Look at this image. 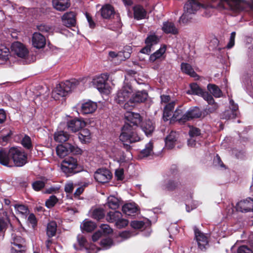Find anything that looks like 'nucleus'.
Instances as JSON below:
<instances>
[{"label": "nucleus", "instance_id": "nucleus-1", "mask_svg": "<svg viewBox=\"0 0 253 253\" xmlns=\"http://www.w3.org/2000/svg\"><path fill=\"white\" fill-rule=\"evenodd\" d=\"M119 138L126 150H130V144L137 142L140 139L137 133L136 128L132 126L129 124H125Z\"/></svg>", "mask_w": 253, "mask_h": 253}, {"label": "nucleus", "instance_id": "nucleus-2", "mask_svg": "<svg viewBox=\"0 0 253 253\" xmlns=\"http://www.w3.org/2000/svg\"><path fill=\"white\" fill-rule=\"evenodd\" d=\"M79 84L80 82L78 80L74 79L59 84L52 91L53 98L55 100H59L60 97L66 96Z\"/></svg>", "mask_w": 253, "mask_h": 253}, {"label": "nucleus", "instance_id": "nucleus-3", "mask_svg": "<svg viewBox=\"0 0 253 253\" xmlns=\"http://www.w3.org/2000/svg\"><path fill=\"white\" fill-rule=\"evenodd\" d=\"M9 153L14 165L17 167H22L27 162V154L20 148L12 147Z\"/></svg>", "mask_w": 253, "mask_h": 253}, {"label": "nucleus", "instance_id": "nucleus-4", "mask_svg": "<svg viewBox=\"0 0 253 253\" xmlns=\"http://www.w3.org/2000/svg\"><path fill=\"white\" fill-rule=\"evenodd\" d=\"M108 77V75L104 73L95 76L92 80L93 85L101 93H108L110 92L109 86L106 84Z\"/></svg>", "mask_w": 253, "mask_h": 253}, {"label": "nucleus", "instance_id": "nucleus-5", "mask_svg": "<svg viewBox=\"0 0 253 253\" xmlns=\"http://www.w3.org/2000/svg\"><path fill=\"white\" fill-rule=\"evenodd\" d=\"M78 166L77 160L72 157L65 158L61 163V169L66 174L75 173L78 172L76 170Z\"/></svg>", "mask_w": 253, "mask_h": 253}, {"label": "nucleus", "instance_id": "nucleus-6", "mask_svg": "<svg viewBox=\"0 0 253 253\" xmlns=\"http://www.w3.org/2000/svg\"><path fill=\"white\" fill-rule=\"evenodd\" d=\"M132 93V88L131 85H125L118 91L115 98L116 101L120 104L127 103L131 97Z\"/></svg>", "mask_w": 253, "mask_h": 253}, {"label": "nucleus", "instance_id": "nucleus-7", "mask_svg": "<svg viewBox=\"0 0 253 253\" xmlns=\"http://www.w3.org/2000/svg\"><path fill=\"white\" fill-rule=\"evenodd\" d=\"M148 94L145 91H137L132 93V96L127 103H124V108L129 109V107L133 106V104L144 102L147 98Z\"/></svg>", "mask_w": 253, "mask_h": 253}, {"label": "nucleus", "instance_id": "nucleus-8", "mask_svg": "<svg viewBox=\"0 0 253 253\" xmlns=\"http://www.w3.org/2000/svg\"><path fill=\"white\" fill-rule=\"evenodd\" d=\"M11 49L14 54L21 58H26L29 53V50L26 46L19 42H15L12 43Z\"/></svg>", "mask_w": 253, "mask_h": 253}, {"label": "nucleus", "instance_id": "nucleus-9", "mask_svg": "<svg viewBox=\"0 0 253 253\" xmlns=\"http://www.w3.org/2000/svg\"><path fill=\"white\" fill-rule=\"evenodd\" d=\"M94 178L100 183H106L112 178L111 172L106 169H99L94 174Z\"/></svg>", "mask_w": 253, "mask_h": 253}, {"label": "nucleus", "instance_id": "nucleus-10", "mask_svg": "<svg viewBox=\"0 0 253 253\" xmlns=\"http://www.w3.org/2000/svg\"><path fill=\"white\" fill-rule=\"evenodd\" d=\"M195 238L198 243L199 249L203 250L206 248L208 245V238L203 233L201 232L196 227L194 228Z\"/></svg>", "mask_w": 253, "mask_h": 253}, {"label": "nucleus", "instance_id": "nucleus-11", "mask_svg": "<svg viewBox=\"0 0 253 253\" xmlns=\"http://www.w3.org/2000/svg\"><path fill=\"white\" fill-rule=\"evenodd\" d=\"M125 117L126 121L125 124H129L132 126L136 128L142 120L139 114L132 112H126L125 115Z\"/></svg>", "mask_w": 253, "mask_h": 253}, {"label": "nucleus", "instance_id": "nucleus-12", "mask_svg": "<svg viewBox=\"0 0 253 253\" xmlns=\"http://www.w3.org/2000/svg\"><path fill=\"white\" fill-rule=\"evenodd\" d=\"M230 109L225 111L223 115L222 118L223 119L228 120L234 119L236 117L238 113V106L235 104L234 101L230 99L229 100Z\"/></svg>", "mask_w": 253, "mask_h": 253}, {"label": "nucleus", "instance_id": "nucleus-13", "mask_svg": "<svg viewBox=\"0 0 253 253\" xmlns=\"http://www.w3.org/2000/svg\"><path fill=\"white\" fill-rule=\"evenodd\" d=\"M237 210L241 212H249L253 210V199L248 198L241 200L236 205Z\"/></svg>", "mask_w": 253, "mask_h": 253}, {"label": "nucleus", "instance_id": "nucleus-14", "mask_svg": "<svg viewBox=\"0 0 253 253\" xmlns=\"http://www.w3.org/2000/svg\"><path fill=\"white\" fill-rule=\"evenodd\" d=\"M32 44L34 47L40 49L43 48L46 44L45 37L39 32H35L32 38Z\"/></svg>", "mask_w": 253, "mask_h": 253}, {"label": "nucleus", "instance_id": "nucleus-15", "mask_svg": "<svg viewBox=\"0 0 253 253\" xmlns=\"http://www.w3.org/2000/svg\"><path fill=\"white\" fill-rule=\"evenodd\" d=\"M85 126V123L84 121L78 119L70 120L67 124L68 129L73 132L79 131Z\"/></svg>", "mask_w": 253, "mask_h": 253}, {"label": "nucleus", "instance_id": "nucleus-16", "mask_svg": "<svg viewBox=\"0 0 253 253\" xmlns=\"http://www.w3.org/2000/svg\"><path fill=\"white\" fill-rule=\"evenodd\" d=\"M61 19L63 24L67 27L75 25V14L74 12H66L62 16Z\"/></svg>", "mask_w": 253, "mask_h": 253}, {"label": "nucleus", "instance_id": "nucleus-17", "mask_svg": "<svg viewBox=\"0 0 253 253\" xmlns=\"http://www.w3.org/2000/svg\"><path fill=\"white\" fill-rule=\"evenodd\" d=\"M97 108L96 103L89 100L82 104L81 112L84 114H91L96 110Z\"/></svg>", "mask_w": 253, "mask_h": 253}, {"label": "nucleus", "instance_id": "nucleus-18", "mask_svg": "<svg viewBox=\"0 0 253 253\" xmlns=\"http://www.w3.org/2000/svg\"><path fill=\"white\" fill-rule=\"evenodd\" d=\"M201 115L202 113L200 109L197 107H195L193 109L189 110L185 113V114H183V122L189 121L192 119L200 118Z\"/></svg>", "mask_w": 253, "mask_h": 253}, {"label": "nucleus", "instance_id": "nucleus-19", "mask_svg": "<svg viewBox=\"0 0 253 253\" xmlns=\"http://www.w3.org/2000/svg\"><path fill=\"white\" fill-rule=\"evenodd\" d=\"M180 185L181 184L178 180L169 179L165 184H162L161 188L163 190L173 191L177 189Z\"/></svg>", "mask_w": 253, "mask_h": 253}, {"label": "nucleus", "instance_id": "nucleus-20", "mask_svg": "<svg viewBox=\"0 0 253 253\" xmlns=\"http://www.w3.org/2000/svg\"><path fill=\"white\" fill-rule=\"evenodd\" d=\"M11 157L9 150L5 149L0 150V164L3 166L8 167L11 163Z\"/></svg>", "mask_w": 253, "mask_h": 253}, {"label": "nucleus", "instance_id": "nucleus-21", "mask_svg": "<svg viewBox=\"0 0 253 253\" xmlns=\"http://www.w3.org/2000/svg\"><path fill=\"white\" fill-rule=\"evenodd\" d=\"M178 134L171 131L165 139L166 146L169 149H172L175 145L178 137Z\"/></svg>", "mask_w": 253, "mask_h": 253}, {"label": "nucleus", "instance_id": "nucleus-22", "mask_svg": "<svg viewBox=\"0 0 253 253\" xmlns=\"http://www.w3.org/2000/svg\"><path fill=\"white\" fill-rule=\"evenodd\" d=\"M162 30L166 34L176 35L178 33V29L175 27L174 24L169 21L165 22L163 23Z\"/></svg>", "mask_w": 253, "mask_h": 253}, {"label": "nucleus", "instance_id": "nucleus-23", "mask_svg": "<svg viewBox=\"0 0 253 253\" xmlns=\"http://www.w3.org/2000/svg\"><path fill=\"white\" fill-rule=\"evenodd\" d=\"M52 5L58 11H64L70 6L69 0H52Z\"/></svg>", "mask_w": 253, "mask_h": 253}, {"label": "nucleus", "instance_id": "nucleus-24", "mask_svg": "<svg viewBox=\"0 0 253 253\" xmlns=\"http://www.w3.org/2000/svg\"><path fill=\"white\" fill-rule=\"evenodd\" d=\"M12 242L11 243L18 249H26L25 240L20 236L12 234L11 235Z\"/></svg>", "mask_w": 253, "mask_h": 253}, {"label": "nucleus", "instance_id": "nucleus-25", "mask_svg": "<svg viewBox=\"0 0 253 253\" xmlns=\"http://www.w3.org/2000/svg\"><path fill=\"white\" fill-rule=\"evenodd\" d=\"M114 8L110 4H106L101 9V16L103 18L109 19L114 14Z\"/></svg>", "mask_w": 253, "mask_h": 253}, {"label": "nucleus", "instance_id": "nucleus-26", "mask_svg": "<svg viewBox=\"0 0 253 253\" xmlns=\"http://www.w3.org/2000/svg\"><path fill=\"white\" fill-rule=\"evenodd\" d=\"M54 139L57 142L63 143L70 139V135L67 132L60 130L55 132Z\"/></svg>", "mask_w": 253, "mask_h": 253}, {"label": "nucleus", "instance_id": "nucleus-27", "mask_svg": "<svg viewBox=\"0 0 253 253\" xmlns=\"http://www.w3.org/2000/svg\"><path fill=\"white\" fill-rule=\"evenodd\" d=\"M141 127L147 136L151 135L155 129L153 123L149 120L144 122L142 124Z\"/></svg>", "mask_w": 253, "mask_h": 253}, {"label": "nucleus", "instance_id": "nucleus-28", "mask_svg": "<svg viewBox=\"0 0 253 253\" xmlns=\"http://www.w3.org/2000/svg\"><path fill=\"white\" fill-rule=\"evenodd\" d=\"M166 50V46H163L150 56L149 61L154 62L157 60L161 59L163 57V54L165 53Z\"/></svg>", "mask_w": 253, "mask_h": 253}, {"label": "nucleus", "instance_id": "nucleus-29", "mask_svg": "<svg viewBox=\"0 0 253 253\" xmlns=\"http://www.w3.org/2000/svg\"><path fill=\"white\" fill-rule=\"evenodd\" d=\"M134 17L135 19L140 20L144 18L146 15V11L140 5H136L133 8Z\"/></svg>", "mask_w": 253, "mask_h": 253}, {"label": "nucleus", "instance_id": "nucleus-30", "mask_svg": "<svg viewBox=\"0 0 253 253\" xmlns=\"http://www.w3.org/2000/svg\"><path fill=\"white\" fill-rule=\"evenodd\" d=\"M181 69L182 72L192 77L196 78L198 76L192 66L188 63H182L181 64Z\"/></svg>", "mask_w": 253, "mask_h": 253}, {"label": "nucleus", "instance_id": "nucleus-31", "mask_svg": "<svg viewBox=\"0 0 253 253\" xmlns=\"http://www.w3.org/2000/svg\"><path fill=\"white\" fill-rule=\"evenodd\" d=\"M80 140L84 143L89 142L91 140L90 133L88 129H84L79 134Z\"/></svg>", "mask_w": 253, "mask_h": 253}, {"label": "nucleus", "instance_id": "nucleus-32", "mask_svg": "<svg viewBox=\"0 0 253 253\" xmlns=\"http://www.w3.org/2000/svg\"><path fill=\"white\" fill-rule=\"evenodd\" d=\"M122 211L125 214L130 215L132 213H136L137 208L134 204L128 203L123 206Z\"/></svg>", "mask_w": 253, "mask_h": 253}, {"label": "nucleus", "instance_id": "nucleus-33", "mask_svg": "<svg viewBox=\"0 0 253 253\" xmlns=\"http://www.w3.org/2000/svg\"><path fill=\"white\" fill-rule=\"evenodd\" d=\"M57 230V224L56 222L52 221L49 222L46 227V234L49 238L55 235Z\"/></svg>", "mask_w": 253, "mask_h": 253}, {"label": "nucleus", "instance_id": "nucleus-34", "mask_svg": "<svg viewBox=\"0 0 253 253\" xmlns=\"http://www.w3.org/2000/svg\"><path fill=\"white\" fill-rule=\"evenodd\" d=\"M208 90L215 97H220L222 95V92L220 89L216 85L213 84H209L207 86Z\"/></svg>", "mask_w": 253, "mask_h": 253}, {"label": "nucleus", "instance_id": "nucleus-35", "mask_svg": "<svg viewBox=\"0 0 253 253\" xmlns=\"http://www.w3.org/2000/svg\"><path fill=\"white\" fill-rule=\"evenodd\" d=\"M122 216V213L120 211H110L107 214L106 219L109 222H116Z\"/></svg>", "mask_w": 253, "mask_h": 253}, {"label": "nucleus", "instance_id": "nucleus-36", "mask_svg": "<svg viewBox=\"0 0 253 253\" xmlns=\"http://www.w3.org/2000/svg\"><path fill=\"white\" fill-rule=\"evenodd\" d=\"M56 150L57 155L60 158H64L69 154L67 143L64 145H59L57 146Z\"/></svg>", "mask_w": 253, "mask_h": 253}, {"label": "nucleus", "instance_id": "nucleus-37", "mask_svg": "<svg viewBox=\"0 0 253 253\" xmlns=\"http://www.w3.org/2000/svg\"><path fill=\"white\" fill-rule=\"evenodd\" d=\"M120 200L115 196H110L108 198L107 205L111 209H117L120 206Z\"/></svg>", "mask_w": 253, "mask_h": 253}, {"label": "nucleus", "instance_id": "nucleus-38", "mask_svg": "<svg viewBox=\"0 0 253 253\" xmlns=\"http://www.w3.org/2000/svg\"><path fill=\"white\" fill-rule=\"evenodd\" d=\"M204 90L196 83L190 84V89L187 91L189 94H195L200 96Z\"/></svg>", "mask_w": 253, "mask_h": 253}, {"label": "nucleus", "instance_id": "nucleus-39", "mask_svg": "<svg viewBox=\"0 0 253 253\" xmlns=\"http://www.w3.org/2000/svg\"><path fill=\"white\" fill-rule=\"evenodd\" d=\"M67 146L68 147L69 153H70L75 155H81L83 153V150L75 144L67 143Z\"/></svg>", "mask_w": 253, "mask_h": 253}, {"label": "nucleus", "instance_id": "nucleus-40", "mask_svg": "<svg viewBox=\"0 0 253 253\" xmlns=\"http://www.w3.org/2000/svg\"><path fill=\"white\" fill-rule=\"evenodd\" d=\"M153 145L151 141H150L145 146V148L141 151V155L143 157H148L153 153Z\"/></svg>", "mask_w": 253, "mask_h": 253}, {"label": "nucleus", "instance_id": "nucleus-41", "mask_svg": "<svg viewBox=\"0 0 253 253\" xmlns=\"http://www.w3.org/2000/svg\"><path fill=\"white\" fill-rule=\"evenodd\" d=\"M159 42V39L155 35L147 37L145 40V43L152 48L153 46L157 44Z\"/></svg>", "mask_w": 253, "mask_h": 253}, {"label": "nucleus", "instance_id": "nucleus-42", "mask_svg": "<svg viewBox=\"0 0 253 253\" xmlns=\"http://www.w3.org/2000/svg\"><path fill=\"white\" fill-rule=\"evenodd\" d=\"M9 55V48L4 45L0 46V60L6 61Z\"/></svg>", "mask_w": 253, "mask_h": 253}, {"label": "nucleus", "instance_id": "nucleus-43", "mask_svg": "<svg viewBox=\"0 0 253 253\" xmlns=\"http://www.w3.org/2000/svg\"><path fill=\"white\" fill-rule=\"evenodd\" d=\"M95 227V223L91 221H85L81 226L82 230L88 232L93 231Z\"/></svg>", "mask_w": 253, "mask_h": 253}, {"label": "nucleus", "instance_id": "nucleus-44", "mask_svg": "<svg viewBox=\"0 0 253 253\" xmlns=\"http://www.w3.org/2000/svg\"><path fill=\"white\" fill-rule=\"evenodd\" d=\"M183 14L180 16L179 19V22L186 24L190 22L192 18V14L188 13L187 11L184 10Z\"/></svg>", "mask_w": 253, "mask_h": 253}, {"label": "nucleus", "instance_id": "nucleus-45", "mask_svg": "<svg viewBox=\"0 0 253 253\" xmlns=\"http://www.w3.org/2000/svg\"><path fill=\"white\" fill-rule=\"evenodd\" d=\"M104 215L105 213L102 209H96L93 211L92 217L95 219L100 220L104 217Z\"/></svg>", "mask_w": 253, "mask_h": 253}, {"label": "nucleus", "instance_id": "nucleus-46", "mask_svg": "<svg viewBox=\"0 0 253 253\" xmlns=\"http://www.w3.org/2000/svg\"><path fill=\"white\" fill-rule=\"evenodd\" d=\"M183 115L182 110L179 109H176L173 113L172 120L183 122Z\"/></svg>", "mask_w": 253, "mask_h": 253}, {"label": "nucleus", "instance_id": "nucleus-47", "mask_svg": "<svg viewBox=\"0 0 253 253\" xmlns=\"http://www.w3.org/2000/svg\"><path fill=\"white\" fill-rule=\"evenodd\" d=\"M14 207L17 213L22 215L26 214L28 211L27 207L24 205L15 204L14 205Z\"/></svg>", "mask_w": 253, "mask_h": 253}, {"label": "nucleus", "instance_id": "nucleus-48", "mask_svg": "<svg viewBox=\"0 0 253 253\" xmlns=\"http://www.w3.org/2000/svg\"><path fill=\"white\" fill-rule=\"evenodd\" d=\"M57 202V197L54 195H52L46 201L45 205L48 208H51L54 207Z\"/></svg>", "mask_w": 253, "mask_h": 253}, {"label": "nucleus", "instance_id": "nucleus-49", "mask_svg": "<svg viewBox=\"0 0 253 253\" xmlns=\"http://www.w3.org/2000/svg\"><path fill=\"white\" fill-rule=\"evenodd\" d=\"M21 143L23 147L27 149H30L32 148L31 138L28 135H25L24 137L22 140Z\"/></svg>", "mask_w": 253, "mask_h": 253}, {"label": "nucleus", "instance_id": "nucleus-50", "mask_svg": "<svg viewBox=\"0 0 253 253\" xmlns=\"http://www.w3.org/2000/svg\"><path fill=\"white\" fill-rule=\"evenodd\" d=\"M37 29L39 32L43 34L49 33L52 31L51 27L45 24H41L38 25Z\"/></svg>", "mask_w": 253, "mask_h": 253}, {"label": "nucleus", "instance_id": "nucleus-51", "mask_svg": "<svg viewBox=\"0 0 253 253\" xmlns=\"http://www.w3.org/2000/svg\"><path fill=\"white\" fill-rule=\"evenodd\" d=\"M112 241L109 238L102 239L101 241V246L104 249H107L112 245Z\"/></svg>", "mask_w": 253, "mask_h": 253}, {"label": "nucleus", "instance_id": "nucleus-52", "mask_svg": "<svg viewBox=\"0 0 253 253\" xmlns=\"http://www.w3.org/2000/svg\"><path fill=\"white\" fill-rule=\"evenodd\" d=\"M209 104V106H208L205 110V111L207 114L212 113L215 112L218 107V105L214 101L213 103Z\"/></svg>", "mask_w": 253, "mask_h": 253}, {"label": "nucleus", "instance_id": "nucleus-53", "mask_svg": "<svg viewBox=\"0 0 253 253\" xmlns=\"http://www.w3.org/2000/svg\"><path fill=\"white\" fill-rule=\"evenodd\" d=\"M200 96L206 100L209 104L213 103L214 102V99L212 96L206 91H203Z\"/></svg>", "mask_w": 253, "mask_h": 253}, {"label": "nucleus", "instance_id": "nucleus-54", "mask_svg": "<svg viewBox=\"0 0 253 253\" xmlns=\"http://www.w3.org/2000/svg\"><path fill=\"white\" fill-rule=\"evenodd\" d=\"M44 182L42 181H36L32 184V187L36 191H39L44 187Z\"/></svg>", "mask_w": 253, "mask_h": 253}, {"label": "nucleus", "instance_id": "nucleus-55", "mask_svg": "<svg viewBox=\"0 0 253 253\" xmlns=\"http://www.w3.org/2000/svg\"><path fill=\"white\" fill-rule=\"evenodd\" d=\"M173 113V112H171L164 108L163 112V119L164 121H167L171 119L172 120Z\"/></svg>", "mask_w": 253, "mask_h": 253}, {"label": "nucleus", "instance_id": "nucleus-56", "mask_svg": "<svg viewBox=\"0 0 253 253\" xmlns=\"http://www.w3.org/2000/svg\"><path fill=\"white\" fill-rule=\"evenodd\" d=\"M189 134L191 137L199 136L201 134L200 130L197 127H192L190 128Z\"/></svg>", "mask_w": 253, "mask_h": 253}, {"label": "nucleus", "instance_id": "nucleus-57", "mask_svg": "<svg viewBox=\"0 0 253 253\" xmlns=\"http://www.w3.org/2000/svg\"><path fill=\"white\" fill-rule=\"evenodd\" d=\"M128 222L127 220L122 218L121 217L116 221V225L118 228H121L126 226L128 224Z\"/></svg>", "mask_w": 253, "mask_h": 253}, {"label": "nucleus", "instance_id": "nucleus-58", "mask_svg": "<svg viewBox=\"0 0 253 253\" xmlns=\"http://www.w3.org/2000/svg\"><path fill=\"white\" fill-rule=\"evenodd\" d=\"M7 223L3 218H0V236H3V233L5 231Z\"/></svg>", "mask_w": 253, "mask_h": 253}, {"label": "nucleus", "instance_id": "nucleus-59", "mask_svg": "<svg viewBox=\"0 0 253 253\" xmlns=\"http://www.w3.org/2000/svg\"><path fill=\"white\" fill-rule=\"evenodd\" d=\"M131 226L134 229H140L144 225V223L141 221L134 220L131 222Z\"/></svg>", "mask_w": 253, "mask_h": 253}, {"label": "nucleus", "instance_id": "nucleus-60", "mask_svg": "<svg viewBox=\"0 0 253 253\" xmlns=\"http://www.w3.org/2000/svg\"><path fill=\"white\" fill-rule=\"evenodd\" d=\"M124 169H123L120 168L116 170L115 176L118 180H122L124 178Z\"/></svg>", "mask_w": 253, "mask_h": 253}, {"label": "nucleus", "instance_id": "nucleus-61", "mask_svg": "<svg viewBox=\"0 0 253 253\" xmlns=\"http://www.w3.org/2000/svg\"><path fill=\"white\" fill-rule=\"evenodd\" d=\"M238 253H253L252 251L246 246H242L239 248Z\"/></svg>", "mask_w": 253, "mask_h": 253}, {"label": "nucleus", "instance_id": "nucleus-62", "mask_svg": "<svg viewBox=\"0 0 253 253\" xmlns=\"http://www.w3.org/2000/svg\"><path fill=\"white\" fill-rule=\"evenodd\" d=\"M176 100H173L168 103L164 107L165 109H167L168 110L173 112V110L174 108V106L176 103Z\"/></svg>", "mask_w": 253, "mask_h": 253}, {"label": "nucleus", "instance_id": "nucleus-63", "mask_svg": "<svg viewBox=\"0 0 253 253\" xmlns=\"http://www.w3.org/2000/svg\"><path fill=\"white\" fill-rule=\"evenodd\" d=\"M101 230L103 231L104 233L109 234L112 232V229L107 224H103L101 226Z\"/></svg>", "mask_w": 253, "mask_h": 253}, {"label": "nucleus", "instance_id": "nucleus-64", "mask_svg": "<svg viewBox=\"0 0 253 253\" xmlns=\"http://www.w3.org/2000/svg\"><path fill=\"white\" fill-rule=\"evenodd\" d=\"M74 189V185L72 182H69L65 184L64 190L66 193H72Z\"/></svg>", "mask_w": 253, "mask_h": 253}]
</instances>
